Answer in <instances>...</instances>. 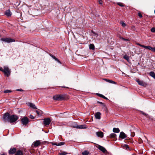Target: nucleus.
<instances>
[{
	"label": "nucleus",
	"mask_w": 155,
	"mask_h": 155,
	"mask_svg": "<svg viewBox=\"0 0 155 155\" xmlns=\"http://www.w3.org/2000/svg\"><path fill=\"white\" fill-rule=\"evenodd\" d=\"M18 119L17 116L14 115H10L8 113H6L3 116V119L5 122H8L10 123L15 122Z\"/></svg>",
	"instance_id": "f257e3e1"
},
{
	"label": "nucleus",
	"mask_w": 155,
	"mask_h": 155,
	"mask_svg": "<svg viewBox=\"0 0 155 155\" xmlns=\"http://www.w3.org/2000/svg\"><path fill=\"white\" fill-rule=\"evenodd\" d=\"M3 72L5 75L7 77H9L11 74V70L9 69L8 67L7 66L4 67V69Z\"/></svg>",
	"instance_id": "f03ea898"
},
{
	"label": "nucleus",
	"mask_w": 155,
	"mask_h": 155,
	"mask_svg": "<svg viewBox=\"0 0 155 155\" xmlns=\"http://www.w3.org/2000/svg\"><path fill=\"white\" fill-rule=\"evenodd\" d=\"M53 99L55 101H62L64 99V97L62 95H55L53 97Z\"/></svg>",
	"instance_id": "7ed1b4c3"
},
{
	"label": "nucleus",
	"mask_w": 155,
	"mask_h": 155,
	"mask_svg": "<svg viewBox=\"0 0 155 155\" xmlns=\"http://www.w3.org/2000/svg\"><path fill=\"white\" fill-rule=\"evenodd\" d=\"M29 122V120L28 118L26 117H23L21 119V123L23 125H26Z\"/></svg>",
	"instance_id": "20e7f679"
},
{
	"label": "nucleus",
	"mask_w": 155,
	"mask_h": 155,
	"mask_svg": "<svg viewBox=\"0 0 155 155\" xmlns=\"http://www.w3.org/2000/svg\"><path fill=\"white\" fill-rule=\"evenodd\" d=\"M1 40L6 42L10 43L15 41V40L13 39L9 38H1Z\"/></svg>",
	"instance_id": "39448f33"
},
{
	"label": "nucleus",
	"mask_w": 155,
	"mask_h": 155,
	"mask_svg": "<svg viewBox=\"0 0 155 155\" xmlns=\"http://www.w3.org/2000/svg\"><path fill=\"white\" fill-rule=\"evenodd\" d=\"M51 122V120L49 118H45L44 120L43 123L45 126L48 125Z\"/></svg>",
	"instance_id": "423d86ee"
},
{
	"label": "nucleus",
	"mask_w": 155,
	"mask_h": 155,
	"mask_svg": "<svg viewBox=\"0 0 155 155\" xmlns=\"http://www.w3.org/2000/svg\"><path fill=\"white\" fill-rule=\"evenodd\" d=\"M143 48H144L146 49H149L153 51V52H155V47L153 48L150 46L143 45Z\"/></svg>",
	"instance_id": "0eeeda50"
},
{
	"label": "nucleus",
	"mask_w": 155,
	"mask_h": 155,
	"mask_svg": "<svg viewBox=\"0 0 155 155\" xmlns=\"http://www.w3.org/2000/svg\"><path fill=\"white\" fill-rule=\"evenodd\" d=\"M127 137V135L123 132H120L119 135V137L122 139H124L126 138Z\"/></svg>",
	"instance_id": "6e6552de"
},
{
	"label": "nucleus",
	"mask_w": 155,
	"mask_h": 155,
	"mask_svg": "<svg viewBox=\"0 0 155 155\" xmlns=\"http://www.w3.org/2000/svg\"><path fill=\"white\" fill-rule=\"evenodd\" d=\"M41 143L40 140H36L33 143L32 146L35 147H37Z\"/></svg>",
	"instance_id": "1a4fd4ad"
},
{
	"label": "nucleus",
	"mask_w": 155,
	"mask_h": 155,
	"mask_svg": "<svg viewBox=\"0 0 155 155\" xmlns=\"http://www.w3.org/2000/svg\"><path fill=\"white\" fill-rule=\"evenodd\" d=\"M98 148L104 153L107 152L106 149L104 147L101 146L99 145Z\"/></svg>",
	"instance_id": "9d476101"
},
{
	"label": "nucleus",
	"mask_w": 155,
	"mask_h": 155,
	"mask_svg": "<svg viewBox=\"0 0 155 155\" xmlns=\"http://www.w3.org/2000/svg\"><path fill=\"white\" fill-rule=\"evenodd\" d=\"M16 149L15 148H11L8 151L9 154H14L16 151Z\"/></svg>",
	"instance_id": "9b49d317"
},
{
	"label": "nucleus",
	"mask_w": 155,
	"mask_h": 155,
	"mask_svg": "<svg viewBox=\"0 0 155 155\" xmlns=\"http://www.w3.org/2000/svg\"><path fill=\"white\" fill-rule=\"evenodd\" d=\"M87 128V126L85 124L78 125L77 128L78 129H85Z\"/></svg>",
	"instance_id": "f8f14e48"
},
{
	"label": "nucleus",
	"mask_w": 155,
	"mask_h": 155,
	"mask_svg": "<svg viewBox=\"0 0 155 155\" xmlns=\"http://www.w3.org/2000/svg\"><path fill=\"white\" fill-rule=\"evenodd\" d=\"M5 14L8 17H10L12 15V12L9 10H6L5 12Z\"/></svg>",
	"instance_id": "ddd939ff"
},
{
	"label": "nucleus",
	"mask_w": 155,
	"mask_h": 155,
	"mask_svg": "<svg viewBox=\"0 0 155 155\" xmlns=\"http://www.w3.org/2000/svg\"><path fill=\"white\" fill-rule=\"evenodd\" d=\"M101 114L100 112H97L95 114V118L98 119H101Z\"/></svg>",
	"instance_id": "4468645a"
},
{
	"label": "nucleus",
	"mask_w": 155,
	"mask_h": 155,
	"mask_svg": "<svg viewBox=\"0 0 155 155\" xmlns=\"http://www.w3.org/2000/svg\"><path fill=\"white\" fill-rule=\"evenodd\" d=\"M70 125L71 127L74 128H77L78 124L74 122H71L70 123Z\"/></svg>",
	"instance_id": "2eb2a0df"
},
{
	"label": "nucleus",
	"mask_w": 155,
	"mask_h": 155,
	"mask_svg": "<svg viewBox=\"0 0 155 155\" xmlns=\"http://www.w3.org/2000/svg\"><path fill=\"white\" fill-rule=\"evenodd\" d=\"M96 134L98 137H101V138L103 137L104 134L103 132H102L100 131L97 132L96 133Z\"/></svg>",
	"instance_id": "dca6fc26"
},
{
	"label": "nucleus",
	"mask_w": 155,
	"mask_h": 155,
	"mask_svg": "<svg viewBox=\"0 0 155 155\" xmlns=\"http://www.w3.org/2000/svg\"><path fill=\"white\" fill-rule=\"evenodd\" d=\"M136 81L138 83V84L140 85L144 86L145 84L144 82L142 81L138 80Z\"/></svg>",
	"instance_id": "f3484780"
},
{
	"label": "nucleus",
	"mask_w": 155,
	"mask_h": 155,
	"mask_svg": "<svg viewBox=\"0 0 155 155\" xmlns=\"http://www.w3.org/2000/svg\"><path fill=\"white\" fill-rule=\"evenodd\" d=\"M28 105L33 109H37V107L35 104L33 103H28Z\"/></svg>",
	"instance_id": "a211bd4d"
},
{
	"label": "nucleus",
	"mask_w": 155,
	"mask_h": 155,
	"mask_svg": "<svg viewBox=\"0 0 155 155\" xmlns=\"http://www.w3.org/2000/svg\"><path fill=\"white\" fill-rule=\"evenodd\" d=\"M50 56L52 58H53L54 59L55 61H56L57 62H58L59 63H60V64H61V62H60V61L57 58H56L55 56L52 55V54H50Z\"/></svg>",
	"instance_id": "6ab92c4d"
},
{
	"label": "nucleus",
	"mask_w": 155,
	"mask_h": 155,
	"mask_svg": "<svg viewBox=\"0 0 155 155\" xmlns=\"http://www.w3.org/2000/svg\"><path fill=\"white\" fill-rule=\"evenodd\" d=\"M105 80L106 81H107V82H108L110 83H111V84H116V83L112 80H110L108 79H105Z\"/></svg>",
	"instance_id": "aec40b11"
},
{
	"label": "nucleus",
	"mask_w": 155,
	"mask_h": 155,
	"mask_svg": "<svg viewBox=\"0 0 155 155\" xmlns=\"http://www.w3.org/2000/svg\"><path fill=\"white\" fill-rule=\"evenodd\" d=\"M120 130L119 128H114L113 129V131L114 133H118Z\"/></svg>",
	"instance_id": "412c9836"
},
{
	"label": "nucleus",
	"mask_w": 155,
	"mask_h": 155,
	"mask_svg": "<svg viewBox=\"0 0 155 155\" xmlns=\"http://www.w3.org/2000/svg\"><path fill=\"white\" fill-rule=\"evenodd\" d=\"M149 74L151 77L155 79V74L153 72H150L149 73Z\"/></svg>",
	"instance_id": "4be33fe9"
},
{
	"label": "nucleus",
	"mask_w": 155,
	"mask_h": 155,
	"mask_svg": "<svg viewBox=\"0 0 155 155\" xmlns=\"http://www.w3.org/2000/svg\"><path fill=\"white\" fill-rule=\"evenodd\" d=\"M116 137V135L114 133H112L110 135L109 137L110 138H115Z\"/></svg>",
	"instance_id": "5701e85b"
},
{
	"label": "nucleus",
	"mask_w": 155,
	"mask_h": 155,
	"mask_svg": "<svg viewBox=\"0 0 155 155\" xmlns=\"http://www.w3.org/2000/svg\"><path fill=\"white\" fill-rule=\"evenodd\" d=\"M140 112L143 115L145 116L146 117L149 118H150V116L148 115L147 114L143 112V111H140Z\"/></svg>",
	"instance_id": "b1692460"
},
{
	"label": "nucleus",
	"mask_w": 155,
	"mask_h": 155,
	"mask_svg": "<svg viewBox=\"0 0 155 155\" xmlns=\"http://www.w3.org/2000/svg\"><path fill=\"white\" fill-rule=\"evenodd\" d=\"M140 112L143 115L145 116L146 117L149 118H150V116L148 115L147 114L143 112V111H140Z\"/></svg>",
	"instance_id": "393cba45"
},
{
	"label": "nucleus",
	"mask_w": 155,
	"mask_h": 155,
	"mask_svg": "<svg viewBox=\"0 0 155 155\" xmlns=\"http://www.w3.org/2000/svg\"><path fill=\"white\" fill-rule=\"evenodd\" d=\"M15 155H22V153L20 150L17 151Z\"/></svg>",
	"instance_id": "a878e982"
},
{
	"label": "nucleus",
	"mask_w": 155,
	"mask_h": 155,
	"mask_svg": "<svg viewBox=\"0 0 155 155\" xmlns=\"http://www.w3.org/2000/svg\"><path fill=\"white\" fill-rule=\"evenodd\" d=\"M89 48L91 49L94 50V46L93 44H91L89 45Z\"/></svg>",
	"instance_id": "bb28decb"
},
{
	"label": "nucleus",
	"mask_w": 155,
	"mask_h": 155,
	"mask_svg": "<svg viewBox=\"0 0 155 155\" xmlns=\"http://www.w3.org/2000/svg\"><path fill=\"white\" fill-rule=\"evenodd\" d=\"M89 152L87 150H85L82 153L83 155H88Z\"/></svg>",
	"instance_id": "cd10ccee"
},
{
	"label": "nucleus",
	"mask_w": 155,
	"mask_h": 155,
	"mask_svg": "<svg viewBox=\"0 0 155 155\" xmlns=\"http://www.w3.org/2000/svg\"><path fill=\"white\" fill-rule=\"evenodd\" d=\"M120 22L122 26L124 27L126 26V24L124 23L123 21H121Z\"/></svg>",
	"instance_id": "c85d7f7f"
},
{
	"label": "nucleus",
	"mask_w": 155,
	"mask_h": 155,
	"mask_svg": "<svg viewBox=\"0 0 155 155\" xmlns=\"http://www.w3.org/2000/svg\"><path fill=\"white\" fill-rule=\"evenodd\" d=\"M124 58L127 61L129 59V57L126 55H125L124 56Z\"/></svg>",
	"instance_id": "c756f323"
},
{
	"label": "nucleus",
	"mask_w": 155,
	"mask_h": 155,
	"mask_svg": "<svg viewBox=\"0 0 155 155\" xmlns=\"http://www.w3.org/2000/svg\"><path fill=\"white\" fill-rule=\"evenodd\" d=\"M124 148H125L127 150H128L129 149V148L128 145H126V144L124 145Z\"/></svg>",
	"instance_id": "7c9ffc66"
},
{
	"label": "nucleus",
	"mask_w": 155,
	"mask_h": 155,
	"mask_svg": "<svg viewBox=\"0 0 155 155\" xmlns=\"http://www.w3.org/2000/svg\"><path fill=\"white\" fill-rule=\"evenodd\" d=\"M12 92L11 91L9 90H5L4 91V92L5 93H8L11 92Z\"/></svg>",
	"instance_id": "2f4dec72"
},
{
	"label": "nucleus",
	"mask_w": 155,
	"mask_h": 155,
	"mask_svg": "<svg viewBox=\"0 0 155 155\" xmlns=\"http://www.w3.org/2000/svg\"><path fill=\"white\" fill-rule=\"evenodd\" d=\"M117 5L121 7H124V5L121 2H118L117 3Z\"/></svg>",
	"instance_id": "473e14b6"
},
{
	"label": "nucleus",
	"mask_w": 155,
	"mask_h": 155,
	"mask_svg": "<svg viewBox=\"0 0 155 155\" xmlns=\"http://www.w3.org/2000/svg\"><path fill=\"white\" fill-rule=\"evenodd\" d=\"M64 142H60L58 143V146H60L64 145Z\"/></svg>",
	"instance_id": "72a5a7b5"
},
{
	"label": "nucleus",
	"mask_w": 155,
	"mask_h": 155,
	"mask_svg": "<svg viewBox=\"0 0 155 155\" xmlns=\"http://www.w3.org/2000/svg\"><path fill=\"white\" fill-rule=\"evenodd\" d=\"M60 155H65L67 154V153L65 152H63L59 153Z\"/></svg>",
	"instance_id": "f704fd0d"
},
{
	"label": "nucleus",
	"mask_w": 155,
	"mask_h": 155,
	"mask_svg": "<svg viewBox=\"0 0 155 155\" xmlns=\"http://www.w3.org/2000/svg\"><path fill=\"white\" fill-rule=\"evenodd\" d=\"M96 95L97 96H98L100 97H101L102 98V97H103V95L101 94H99V93H97L96 94Z\"/></svg>",
	"instance_id": "c9c22d12"
},
{
	"label": "nucleus",
	"mask_w": 155,
	"mask_h": 155,
	"mask_svg": "<svg viewBox=\"0 0 155 155\" xmlns=\"http://www.w3.org/2000/svg\"><path fill=\"white\" fill-rule=\"evenodd\" d=\"M151 31L152 32H155V28H153L151 29Z\"/></svg>",
	"instance_id": "e433bc0d"
},
{
	"label": "nucleus",
	"mask_w": 155,
	"mask_h": 155,
	"mask_svg": "<svg viewBox=\"0 0 155 155\" xmlns=\"http://www.w3.org/2000/svg\"><path fill=\"white\" fill-rule=\"evenodd\" d=\"M93 34H94V35L97 38L98 36V34L94 32H92Z\"/></svg>",
	"instance_id": "4c0bfd02"
},
{
	"label": "nucleus",
	"mask_w": 155,
	"mask_h": 155,
	"mask_svg": "<svg viewBox=\"0 0 155 155\" xmlns=\"http://www.w3.org/2000/svg\"><path fill=\"white\" fill-rule=\"evenodd\" d=\"M52 144L53 145H56L57 146H58V143H52Z\"/></svg>",
	"instance_id": "58836bf2"
},
{
	"label": "nucleus",
	"mask_w": 155,
	"mask_h": 155,
	"mask_svg": "<svg viewBox=\"0 0 155 155\" xmlns=\"http://www.w3.org/2000/svg\"><path fill=\"white\" fill-rule=\"evenodd\" d=\"M29 117L31 119H34V117L31 115H30Z\"/></svg>",
	"instance_id": "ea45409f"
},
{
	"label": "nucleus",
	"mask_w": 155,
	"mask_h": 155,
	"mask_svg": "<svg viewBox=\"0 0 155 155\" xmlns=\"http://www.w3.org/2000/svg\"><path fill=\"white\" fill-rule=\"evenodd\" d=\"M137 45L139 46H140V47H143V45H141V44H140V43H137Z\"/></svg>",
	"instance_id": "a19ab883"
},
{
	"label": "nucleus",
	"mask_w": 155,
	"mask_h": 155,
	"mask_svg": "<svg viewBox=\"0 0 155 155\" xmlns=\"http://www.w3.org/2000/svg\"><path fill=\"white\" fill-rule=\"evenodd\" d=\"M36 112L38 116H39L40 114H39V111H38L37 110H36Z\"/></svg>",
	"instance_id": "79ce46f5"
},
{
	"label": "nucleus",
	"mask_w": 155,
	"mask_h": 155,
	"mask_svg": "<svg viewBox=\"0 0 155 155\" xmlns=\"http://www.w3.org/2000/svg\"><path fill=\"white\" fill-rule=\"evenodd\" d=\"M138 16L140 17H142V15L140 13H139L138 14Z\"/></svg>",
	"instance_id": "37998d69"
},
{
	"label": "nucleus",
	"mask_w": 155,
	"mask_h": 155,
	"mask_svg": "<svg viewBox=\"0 0 155 155\" xmlns=\"http://www.w3.org/2000/svg\"><path fill=\"white\" fill-rule=\"evenodd\" d=\"M99 3L100 4H102V1L101 0H99Z\"/></svg>",
	"instance_id": "c03bdc74"
},
{
	"label": "nucleus",
	"mask_w": 155,
	"mask_h": 155,
	"mask_svg": "<svg viewBox=\"0 0 155 155\" xmlns=\"http://www.w3.org/2000/svg\"><path fill=\"white\" fill-rule=\"evenodd\" d=\"M4 69L0 67V71H3Z\"/></svg>",
	"instance_id": "a18cd8bd"
},
{
	"label": "nucleus",
	"mask_w": 155,
	"mask_h": 155,
	"mask_svg": "<svg viewBox=\"0 0 155 155\" xmlns=\"http://www.w3.org/2000/svg\"><path fill=\"white\" fill-rule=\"evenodd\" d=\"M0 155H7L5 153H2L0 154Z\"/></svg>",
	"instance_id": "49530a36"
},
{
	"label": "nucleus",
	"mask_w": 155,
	"mask_h": 155,
	"mask_svg": "<svg viewBox=\"0 0 155 155\" xmlns=\"http://www.w3.org/2000/svg\"><path fill=\"white\" fill-rule=\"evenodd\" d=\"M122 39L124 40V41H128V39H125V38H122Z\"/></svg>",
	"instance_id": "de8ad7c7"
},
{
	"label": "nucleus",
	"mask_w": 155,
	"mask_h": 155,
	"mask_svg": "<svg viewBox=\"0 0 155 155\" xmlns=\"http://www.w3.org/2000/svg\"><path fill=\"white\" fill-rule=\"evenodd\" d=\"M131 135H132V136L134 137V132L131 133Z\"/></svg>",
	"instance_id": "09e8293b"
},
{
	"label": "nucleus",
	"mask_w": 155,
	"mask_h": 155,
	"mask_svg": "<svg viewBox=\"0 0 155 155\" xmlns=\"http://www.w3.org/2000/svg\"><path fill=\"white\" fill-rule=\"evenodd\" d=\"M102 98H103L104 99H107V98L104 95L103 96V97H102Z\"/></svg>",
	"instance_id": "8fccbe9b"
},
{
	"label": "nucleus",
	"mask_w": 155,
	"mask_h": 155,
	"mask_svg": "<svg viewBox=\"0 0 155 155\" xmlns=\"http://www.w3.org/2000/svg\"><path fill=\"white\" fill-rule=\"evenodd\" d=\"M97 103L101 104H103V103L101 102L97 101Z\"/></svg>",
	"instance_id": "3c124183"
},
{
	"label": "nucleus",
	"mask_w": 155,
	"mask_h": 155,
	"mask_svg": "<svg viewBox=\"0 0 155 155\" xmlns=\"http://www.w3.org/2000/svg\"><path fill=\"white\" fill-rule=\"evenodd\" d=\"M17 91H22V90H21V89H18L17 90Z\"/></svg>",
	"instance_id": "603ef678"
},
{
	"label": "nucleus",
	"mask_w": 155,
	"mask_h": 155,
	"mask_svg": "<svg viewBox=\"0 0 155 155\" xmlns=\"http://www.w3.org/2000/svg\"><path fill=\"white\" fill-rule=\"evenodd\" d=\"M62 87H64V86H62Z\"/></svg>",
	"instance_id": "864d4df0"
}]
</instances>
